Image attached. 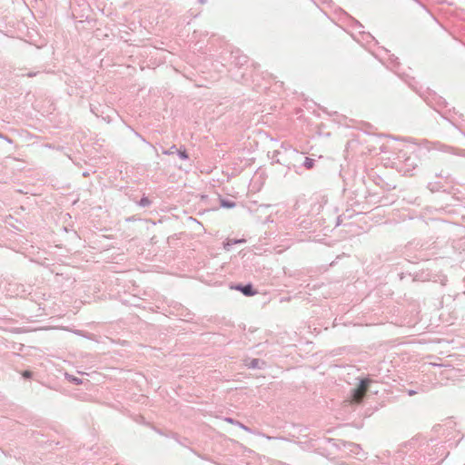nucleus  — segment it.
Wrapping results in <instances>:
<instances>
[{
  "label": "nucleus",
  "instance_id": "1",
  "mask_svg": "<svg viewBox=\"0 0 465 465\" xmlns=\"http://www.w3.org/2000/svg\"><path fill=\"white\" fill-rule=\"evenodd\" d=\"M370 385V381L368 379L362 380L357 389L354 390L353 392V401L356 402H360L362 398L365 396L368 388Z\"/></svg>",
  "mask_w": 465,
  "mask_h": 465
},
{
  "label": "nucleus",
  "instance_id": "2",
  "mask_svg": "<svg viewBox=\"0 0 465 465\" xmlns=\"http://www.w3.org/2000/svg\"><path fill=\"white\" fill-rule=\"evenodd\" d=\"M237 289L241 290L244 295L252 296L254 295L256 292L252 291V287L251 285H246L244 287H238Z\"/></svg>",
  "mask_w": 465,
  "mask_h": 465
},
{
  "label": "nucleus",
  "instance_id": "3",
  "mask_svg": "<svg viewBox=\"0 0 465 465\" xmlns=\"http://www.w3.org/2000/svg\"><path fill=\"white\" fill-rule=\"evenodd\" d=\"M314 165V161L313 159L312 158H306L305 161H304V166L307 168V169H311L312 168Z\"/></svg>",
  "mask_w": 465,
  "mask_h": 465
},
{
  "label": "nucleus",
  "instance_id": "4",
  "mask_svg": "<svg viewBox=\"0 0 465 465\" xmlns=\"http://www.w3.org/2000/svg\"><path fill=\"white\" fill-rule=\"evenodd\" d=\"M22 375L25 377V378H30L32 376V373L31 371H25Z\"/></svg>",
  "mask_w": 465,
  "mask_h": 465
},
{
  "label": "nucleus",
  "instance_id": "5",
  "mask_svg": "<svg viewBox=\"0 0 465 465\" xmlns=\"http://www.w3.org/2000/svg\"><path fill=\"white\" fill-rule=\"evenodd\" d=\"M181 156L184 159L187 158V154L184 152L181 153Z\"/></svg>",
  "mask_w": 465,
  "mask_h": 465
}]
</instances>
